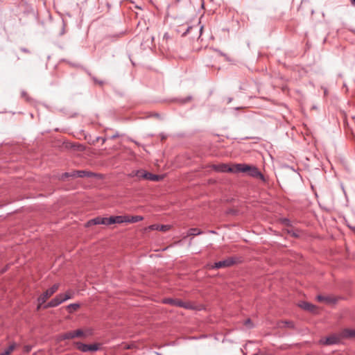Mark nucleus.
Returning a JSON list of instances; mask_svg holds the SVG:
<instances>
[{"mask_svg": "<svg viewBox=\"0 0 355 355\" xmlns=\"http://www.w3.org/2000/svg\"><path fill=\"white\" fill-rule=\"evenodd\" d=\"M24 350L26 352H29L31 350V346L26 345L24 347Z\"/></svg>", "mask_w": 355, "mask_h": 355, "instance_id": "obj_32", "label": "nucleus"}, {"mask_svg": "<svg viewBox=\"0 0 355 355\" xmlns=\"http://www.w3.org/2000/svg\"><path fill=\"white\" fill-rule=\"evenodd\" d=\"M70 177H77V171H73V172L70 173Z\"/></svg>", "mask_w": 355, "mask_h": 355, "instance_id": "obj_31", "label": "nucleus"}, {"mask_svg": "<svg viewBox=\"0 0 355 355\" xmlns=\"http://www.w3.org/2000/svg\"><path fill=\"white\" fill-rule=\"evenodd\" d=\"M327 89H324V96H326V95H327Z\"/></svg>", "mask_w": 355, "mask_h": 355, "instance_id": "obj_37", "label": "nucleus"}, {"mask_svg": "<svg viewBox=\"0 0 355 355\" xmlns=\"http://www.w3.org/2000/svg\"><path fill=\"white\" fill-rule=\"evenodd\" d=\"M17 344L15 343H11L8 348H6L3 352L4 355H10L17 347Z\"/></svg>", "mask_w": 355, "mask_h": 355, "instance_id": "obj_18", "label": "nucleus"}, {"mask_svg": "<svg viewBox=\"0 0 355 355\" xmlns=\"http://www.w3.org/2000/svg\"><path fill=\"white\" fill-rule=\"evenodd\" d=\"M233 173H248L250 166L245 164H236L234 166Z\"/></svg>", "mask_w": 355, "mask_h": 355, "instance_id": "obj_9", "label": "nucleus"}, {"mask_svg": "<svg viewBox=\"0 0 355 355\" xmlns=\"http://www.w3.org/2000/svg\"><path fill=\"white\" fill-rule=\"evenodd\" d=\"M87 334H92V331H91V330H88V331H87Z\"/></svg>", "mask_w": 355, "mask_h": 355, "instance_id": "obj_39", "label": "nucleus"}, {"mask_svg": "<svg viewBox=\"0 0 355 355\" xmlns=\"http://www.w3.org/2000/svg\"><path fill=\"white\" fill-rule=\"evenodd\" d=\"M76 345L77 348L83 352H96L99 349L98 345L96 344L87 345L80 342H77L76 343Z\"/></svg>", "mask_w": 355, "mask_h": 355, "instance_id": "obj_2", "label": "nucleus"}, {"mask_svg": "<svg viewBox=\"0 0 355 355\" xmlns=\"http://www.w3.org/2000/svg\"><path fill=\"white\" fill-rule=\"evenodd\" d=\"M338 342H339V338L335 335L329 336L325 338L324 339H322L320 340L321 343H322L324 345H334Z\"/></svg>", "mask_w": 355, "mask_h": 355, "instance_id": "obj_10", "label": "nucleus"}, {"mask_svg": "<svg viewBox=\"0 0 355 355\" xmlns=\"http://www.w3.org/2000/svg\"><path fill=\"white\" fill-rule=\"evenodd\" d=\"M114 216H111L110 218H106V225H110L112 224H114Z\"/></svg>", "mask_w": 355, "mask_h": 355, "instance_id": "obj_22", "label": "nucleus"}, {"mask_svg": "<svg viewBox=\"0 0 355 355\" xmlns=\"http://www.w3.org/2000/svg\"><path fill=\"white\" fill-rule=\"evenodd\" d=\"M88 225H106V218L96 217L92 219L88 223Z\"/></svg>", "mask_w": 355, "mask_h": 355, "instance_id": "obj_15", "label": "nucleus"}, {"mask_svg": "<svg viewBox=\"0 0 355 355\" xmlns=\"http://www.w3.org/2000/svg\"><path fill=\"white\" fill-rule=\"evenodd\" d=\"M234 263V260L233 258H228L225 260L219 261L216 262L214 265L212 266L213 268H225L232 266Z\"/></svg>", "mask_w": 355, "mask_h": 355, "instance_id": "obj_5", "label": "nucleus"}, {"mask_svg": "<svg viewBox=\"0 0 355 355\" xmlns=\"http://www.w3.org/2000/svg\"><path fill=\"white\" fill-rule=\"evenodd\" d=\"M317 300L319 301V302H324L327 304H334L336 302V300L332 297H329V296H323V295H318L317 296Z\"/></svg>", "mask_w": 355, "mask_h": 355, "instance_id": "obj_13", "label": "nucleus"}, {"mask_svg": "<svg viewBox=\"0 0 355 355\" xmlns=\"http://www.w3.org/2000/svg\"><path fill=\"white\" fill-rule=\"evenodd\" d=\"M248 173L252 178H259L261 180L265 181L263 175L254 166H250V169L248 170Z\"/></svg>", "mask_w": 355, "mask_h": 355, "instance_id": "obj_8", "label": "nucleus"}, {"mask_svg": "<svg viewBox=\"0 0 355 355\" xmlns=\"http://www.w3.org/2000/svg\"><path fill=\"white\" fill-rule=\"evenodd\" d=\"M100 175L88 171H77V177L79 178H96L99 177Z\"/></svg>", "mask_w": 355, "mask_h": 355, "instance_id": "obj_11", "label": "nucleus"}, {"mask_svg": "<svg viewBox=\"0 0 355 355\" xmlns=\"http://www.w3.org/2000/svg\"><path fill=\"white\" fill-rule=\"evenodd\" d=\"M69 177H70V173L66 172V173H64L63 174H62L60 178H61V180H64L65 178H69Z\"/></svg>", "mask_w": 355, "mask_h": 355, "instance_id": "obj_27", "label": "nucleus"}, {"mask_svg": "<svg viewBox=\"0 0 355 355\" xmlns=\"http://www.w3.org/2000/svg\"><path fill=\"white\" fill-rule=\"evenodd\" d=\"M284 222L286 224H288L289 220L288 219H284Z\"/></svg>", "mask_w": 355, "mask_h": 355, "instance_id": "obj_38", "label": "nucleus"}, {"mask_svg": "<svg viewBox=\"0 0 355 355\" xmlns=\"http://www.w3.org/2000/svg\"><path fill=\"white\" fill-rule=\"evenodd\" d=\"M286 323L288 324H291L290 322H286Z\"/></svg>", "mask_w": 355, "mask_h": 355, "instance_id": "obj_41", "label": "nucleus"}, {"mask_svg": "<svg viewBox=\"0 0 355 355\" xmlns=\"http://www.w3.org/2000/svg\"><path fill=\"white\" fill-rule=\"evenodd\" d=\"M115 223H127V216H114Z\"/></svg>", "mask_w": 355, "mask_h": 355, "instance_id": "obj_19", "label": "nucleus"}, {"mask_svg": "<svg viewBox=\"0 0 355 355\" xmlns=\"http://www.w3.org/2000/svg\"><path fill=\"white\" fill-rule=\"evenodd\" d=\"M71 298V295L69 293L62 294V299H63L64 302H65Z\"/></svg>", "mask_w": 355, "mask_h": 355, "instance_id": "obj_24", "label": "nucleus"}, {"mask_svg": "<svg viewBox=\"0 0 355 355\" xmlns=\"http://www.w3.org/2000/svg\"><path fill=\"white\" fill-rule=\"evenodd\" d=\"M80 305L79 304H76V303H74V304H69L67 306V309L69 311V312H72L73 311H76V309H78L79 308Z\"/></svg>", "mask_w": 355, "mask_h": 355, "instance_id": "obj_21", "label": "nucleus"}, {"mask_svg": "<svg viewBox=\"0 0 355 355\" xmlns=\"http://www.w3.org/2000/svg\"><path fill=\"white\" fill-rule=\"evenodd\" d=\"M201 234H202V232L197 228H191L188 232L189 236H196Z\"/></svg>", "mask_w": 355, "mask_h": 355, "instance_id": "obj_20", "label": "nucleus"}, {"mask_svg": "<svg viewBox=\"0 0 355 355\" xmlns=\"http://www.w3.org/2000/svg\"><path fill=\"white\" fill-rule=\"evenodd\" d=\"M129 177L133 178V177H137L139 176V170L137 171H133L131 173L128 175Z\"/></svg>", "mask_w": 355, "mask_h": 355, "instance_id": "obj_26", "label": "nucleus"}, {"mask_svg": "<svg viewBox=\"0 0 355 355\" xmlns=\"http://www.w3.org/2000/svg\"><path fill=\"white\" fill-rule=\"evenodd\" d=\"M145 173H148V172H146V171L144 170H139V176H137L138 178H144V175Z\"/></svg>", "mask_w": 355, "mask_h": 355, "instance_id": "obj_23", "label": "nucleus"}, {"mask_svg": "<svg viewBox=\"0 0 355 355\" xmlns=\"http://www.w3.org/2000/svg\"><path fill=\"white\" fill-rule=\"evenodd\" d=\"M106 140H107L106 137H97L96 138L95 141H94V143L97 142L98 141H101L102 144H104L106 141Z\"/></svg>", "mask_w": 355, "mask_h": 355, "instance_id": "obj_25", "label": "nucleus"}, {"mask_svg": "<svg viewBox=\"0 0 355 355\" xmlns=\"http://www.w3.org/2000/svg\"><path fill=\"white\" fill-rule=\"evenodd\" d=\"M191 99V97H188V98H187L186 99L182 100V103H187V102H189Z\"/></svg>", "mask_w": 355, "mask_h": 355, "instance_id": "obj_35", "label": "nucleus"}, {"mask_svg": "<svg viewBox=\"0 0 355 355\" xmlns=\"http://www.w3.org/2000/svg\"><path fill=\"white\" fill-rule=\"evenodd\" d=\"M119 137V132H115V134H114L113 135H112V136L110 137V139H116V138H117V137Z\"/></svg>", "mask_w": 355, "mask_h": 355, "instance_id": "obj_29", "label": "nucleus"}, {"mask_svg": "<svg viewBox=\"0 0 355 355\" xmlns=\"http://www.w3.org/2000/svg\"><path fill=\"white\" fill-rule=\"evenodd\" d=\"M85 336V334L83 330L77 329L73 331H68L60 336L61 340H67V339H73L77 337H81Z\"/></svg>", "mask_w": 355, "mask_h": 355, "instance_id": "obj_3", "label": "nucleus"}, {"mask_svg": "<svg viewBox=\"0 0 355 355\" xmlns=\"http://www.w3.org/2000/svg\"><path fill=\"white\" fill-rule=\"evenodd\" d=\"M150 230H159L161 232H166L170 229V226L167 225H151L148 227Z\"/></svg>", "mask_w": 355, "mask_h": 355, "instance_id": "obj_12", "label": "nucleus"}, {"mask_svg": "<svg viewBox=\"0 0 355 355\" xmlns=\"http://www.w3.org/2000/svg\"><path fill=\"white\" fill-rule=\"evenodd\" d=\"M164 303L174 305L178 307H184L186 309H190V306L187 304L185 302L180 300H175L172 298H166L164 300Z\"/></svg>", "mask_w": 355, "mask_h": 355, "instance_id": "obj_4", "label": "nucleus"}, {"mask_svg": "<svg viewBox=\"0 0 355 355\" xmlns=\"http://www.w3.org/2000/svg\"><path fill=\"white\" fill-rule=\"evenodd\" d=\"M347 335L351 337L355 336V330H348Z\"/></svg>", "mask_w": 355, "mask_h": 355, "instance_id": "obj_28", "label": "nucleus"}, {"mask_svg": "<svg viewBox=\"0 0 355 355\" xmlns=\"http://www.w3.org/2000/svg\"><path fill=\"white\" fill-rule=\"evenodd\" d=\"M62 302H64L62 299V294H59L56 295L55 297H54L53 300H51L49 303L44 305V308L48 309L51 307H56Z\"/></svg>", "mask_w": 355, "mask_h": 355, "instance_id": "obj_6", "label": "nucleus"}, {"mask_svg": "<svg viewBox=\"0 0 355 355\" xmlns=\"http://www.w3.org/2000/svg\"><path fill=\"white\" fill-rule=\"evenodd\" d=\"M162 178H163L161 175H155V174H153V173H150L148 172V173H145V175H144V179L151 180V181L157 182V181H160L161 180H162Z\"/></svg>", "mask_w": 355, "mask_h": 355, "instance_id": "obj_14", "label": "nucleus"}, {"mask_svg": "<svg viewBox=\"0 0 355 355\" xmlns=\"http://www.w3.org/2000/svg\"><path fill=\"white\" fill-rule=\"evenodd\" d=\"M300 306L303 309L311 311V312H314L315 310V306L309 302H303L300 304Z\"/></svg>", "mask_w": 355, "mask_h": 355, "instance_id": "obj_16", "label": "nucleus"}, {"mask_svg": "<svg viewBox=\"0 0 355 355\" xmlns=\"http://www.w3.org/2000/svg\"><path fill=\"white\" fill-rule=\"evenodd\" d=\"M213 168L218 172L225 173L231 172L233 173L234 166H230L226 164H220L213 166Z\"/></svg>", "mask_w": 355, "mask_h": 355, "instance_id": "obj_7", "label": "nucleus"}, {"mask_svg": "<svg viewBox=\"0 0 355 355\" xmlns=\"http://www.w3.org/2000/svg\"><path fill=\"white\" fill-rule=\"evenodd\" d=\"M251 324V320L250 319H247L245 321V325H250Z\"/></svg>", "mask_w": 355, "mask_h": 355, "instance_id": "obj_34", "label": "nucleus"}, {"mask_svg": "<svg viewBox=\"0 0 355 355\" xmlns=\"http://www.w3.org/2000/svg\"><path fill=\"white\" fill-rule=\"evenodd\" d=\"M288 233L291 234L292 236H293L294 237H297L299 236L298 234H297V233H295V232H294L293 231H288Z\"/></svg>", "mask_w": 355, "mask_h": 355, "instance_id": "obj_33", "label": "nucleus"}, {"mask_svg": "<svg viewBox=\"0 0 355 355\" xmlns=\"http://www.w3.org/2000/svg\"><path fill=\"white\" fill-rule=\"evenodd\" d=\"M210 232H211V234H215V233H216V232H215V231H213V230L210 231Z\"/></svg>", "mask_w": 355, "mask_h": 355, "instance_id": "obj_40", "label": "nucleus"}, {"mask_svg": "<svg viewBox=\"0 0 355 355\" xmlns=\"http://www.w3.org/2000/svg\"><path fill=\"white\" fill-rule=\"evenodd\" d=\"M143 219H144V218L141 216H127V223H134L141 221Z\"/></svg>", "mask_w": 355, "mask_h": 355, "instance_id": "obj_17", "label": "nucleus"}, {"mask_svg": "<svg viewBox=\"0 0 355 355\" xmlns=\"http://www.w3.org/2000/svg\"><path fill=\"white\" fill-rule=\"evenodd\" d=\"M352 5L355 7V0H349Z\"/></svg>", "mask_w": 355, "mask_h": 355, "instance_id": "obj_36", "label": "nucleus"}, {"mask_svg": "<svg viewBox=\"0 0 355 355\" xmlns=\"http://www.w3.org/2000/svg\"><path fill=\"white\" fill-rule=\"evenodd\" d=\"M150 116L159 119L160 117V114L158 112H155L153 114L150 115Z\"/></svg>", "mask_w": 355, "mask_h": 355, "instance_id": "obj_30", "label": "nucleus"}, {"mask_svg": "<svg viewBox=\"0 0 355 355\" xmlns=\"http://www.w3.org/2000/svg\"><path fill=\"white\" fill-rule=\"evenodd\" d=\"M60 284H55L44 291L37 299L39 303L37 309H40V306L45 303L46 301L58 290Z\"/></svg>", "mask_w": 355, "mask_h": 355, "instance_id": "obj_1", "label": "nucleus"}]
</instances>
